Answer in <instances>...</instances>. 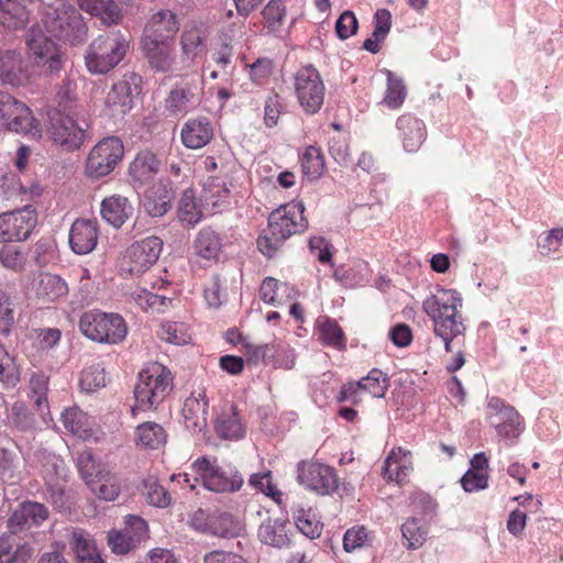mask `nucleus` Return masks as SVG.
<instances>
[{"label": "nucleus", "instance_id": "f257e3e1", "mask_svg": "<svg viewBox=\"0 0 563 563\" xmlns=\"http://www.w3.org/2000/svg\"><path fill=\"white\" fill-rule=\"evenodd\" d=\"M303 210L301 202H292L269 214L268 227L257 240V247L265 256L272 257L289 236L306 230Z\"/></svg>", "mask_w": 563, "mask_h": 563}, {"label": "nucleus", "instance_id": "f03ea898", "mask_svg": "<svg viewBox=\"0 0 563 563\" xmlns=\"http://www.w3.org/2000/svg\"><path fill=\"white\" fill-rule=\"evenodd\" d=\"M462 296L454 289L438 287L422 303L423 311L433 322V332L439 338L457 336L463 331Z\"/></svg>", "mask_w": 563, "mask_h": 563}, {"label": "nucleus", "instance_id": "7ed1b4c3", "mask_svg": "<svg viewBox=\"0 0 563 563\" xmlns=\"http://www.w3.org/2000/svg\"><path fill=\"white\" fill-rule=\"evenodd\" d=\"M173 389L170 371L159 363L146 365L139 374L134 388L135 405L131 408L135 416L137 411H150L157 408Z\"/></svg>", "mask_w": 563, "mask_h": 563}, {"label": "nucleus", "instance_id": "20e7f679", "mask_svg": "<svg viewBox=\"0 0 563 563\" xmlns=\"http://www.w3.org/2000/svg\"><path fill=\"white\" fill-rule=\"evenodd\" d=\"M43 22L46 30L60 40L73 44L86 40L87 25L81 14L64 0H55L45 5Z\"/></svg>", "mask_w": 563, "mask_h": 563}, {"label": "nucleus", "instance_id": "39448f33", "mask_svg": "<svg viewBox=\"0 0 563 563\" xmlns=\"http://www.w3.org/2000/svg\"><path fill=\"white\" fill-rule=\"evenodd\" d=\"M129 41L120 33L99 36L89 46L85 56L91 74H106L114 68L124 57Z\"/></svg>", "mask_w": 563, "mask_h": 563}, {"label": "nucleus", "instance_id": "423d86ee", "mask_svg": "<svg viewBox=\"0 0 563 563\" xmlns=\"http://www.w3.org/2000/svg\"><path fill=\"white\" fill-rule=\"evenodd\" d=\"M79 329L87 339L98 343L118 344L128 334L125 321L120 314L99 310L85 312L80 317Z\"/></svg>", "mask_w": 563, "mask_h": 563}, {"label": "nucleus", "instance_id": "0eeeda50", "mask_svg": "<svg viewBox=\"0 0 563 563\" xmlns=\"http://www.w3.org/2000/svg\"><path fill=\"white\" fill-rule=\"evenodd\" d=\"M77 112L65 106L47 111L46 128L53 142L66 151L78 150L85 139V129L75 119Z\"/></svg>", "mask_w": 563, "mask_h": 563}, {"label": "nucleus", "instance_id": "6e6552de", "mask_svg": "<svg viewBox=\"0 0 563 563\" xmlns=\"http://www.w3.org/2000/svg\"><path fill=\"white\" fill-rule=\"evenodd\" d=\"M124 156V146L118 136L100 140L88 153L85 174L91 179H99L111 174Z\"/></svg>", "mask_w": 563, "mask_h": 563}, {"label": "nucleus", "instance_id": "1a4fd4ad", "mask_svg": "<svg viewBox=\"0 0 563 563\" xmlns=\"http://www.w3.org/2000/svg\"><path fill=\"white\" fill-rule=\"evenodd\" d=\"M163 241L155 235L147 236L130 245L120 258L122 276H139L148 271L158 260Z\"/></svg>", "mask_w": 563, "mask_h": 563}, {"label": "nucleus", "instance_id": "9d476101", "mask_svg": "<svg viewBox=\"0 0 563 563\" xmlns=\"http://www.w3.org/2000/svg\"><path fill=\"white\" fill-rule=\"evenodd\" d=\"M0 124L34 140L42 137V128L31 110L23 102L2 91H0Z\"/></svg>", "mask_w": 563, "mask_h": 563}, {"label": "nucleus", "instance_id": "9b49d317", "mask_svg": "<svg viewBox=\"0 0 563 563\" xmlns=\"http://www.w3.org/2000/svg\"><path fill=\"white\" fill-rule=\"evenodd\" d=\"M194 472L200 475L203 486L216 493H234L241 489L243 476L232 466H219L203 456L191 465Z\"/></svg>", "mask_w": 563, "mask_h": 563}, {"label": "nucleus", "instance_id": "f8f14e48", "mask_svg": "<svg viewBox=\"0 0 563 563\" xmlns=\"http://www.w3.org/2000/svg\"><path fill=\"white\" fill-rule=\"evenodd\" d=\"M297 101L306 114H316L324 102L325 87L319 71L312 66L300 68L294 77Z\"/></svg>", "mask_w": 563, "mask_h": 563}, {"label": "nucleus", "instance_id": "ddd939ff", "mask_svg": "<svg viewBox=\"0 0 563 563\" xmlns=\"http://www.w3.org/2000/svg\"><path fill=\"white\" fill-rule=\"evenodd\" d=\"M26 47L30 58L48 74L58 73L64 65L60 47L40 29L32 27L26 34Z\"/></svg>", "mask_w": 563, "mask_h": 563}, {"label": "nucleus", "instance_id": "4468645a", "mask_svg": "<svg viewBox=\"0 0 563 563\" xmlns=\"http://www.w3.org/2000/svg\"><path fill=\"white\" fill-rule=\"evenodd\" d=\"M141 47L148 67L155 73L174 76L188 70L173 41H142Z\"/></svg>", "mask_w": 563, "mask_h": 563}, {"label": "nucleus", "instance_id": "2eb2a0df", "mask_svg": "<svg viewBox=\"0 0 563 563\" xmlns=\"http://www.w3.org/2000/svg\"><path fill=\"white\" fill-rule=\"evenodd\" d=\"M487 419L496 432L509 440L520 437L525 430V422L520 413L501 399L493 397L487 404Z\"/></svg>", "mask_w": 563, "mask_h": 563}, {"label": "nucleus", "instance_id": "dca6fc26", "mask_svg": "<svg viewBox=\"0 0 563 563\" xmlns=\"http://www.w3.org/2000/svg\"><path fill=\"white\" fill-rule=\"evenodd\" d=\"M37 223V213L31 206L0 214V243L26 240Z\"/></svg>", "mask_w": 563, "mask_h": 563}, {"label": "nucleus", "instance_id": "f3484780", "mask_svg": "<svg viewBox=\"0 0 563 563\" xmlns=\"http://www.w3.org/2000/svg\"><path fill=\"white\" fill-rule=\"evenodd\" d=\"M139 80L135 74H131L113 84L104 101L106 115L118 120L132 109L133 99L140 93Z\"/></svg>", "mask_w": 563, "mask_h": 563}, {"label": "nucleus", "instance_id": "a211bd4d", "mask_svg": "<svg viewBox=\"0 0 563 563\" xmlns=\"http://www.w3.org/2000/svg\"><path fill=\"white\" fill-rule=\"evenodd\" d=\"M298 482L319 495H328L338 488V476L334 468L317 463L301 462L298 465Z\"/></svg>", "mask_w": 563, "mask_h": 563}, {"label": "nucleus", "instance_id": "6ab92c4d", "mask_svg": "<svg viewBox=\"0 0 563 563\" xmlns=\"http://www.w3.org/2000/svg\"><path fill=\"white\" fill-rule=\"evenodd\" d=\"M208 31L203 23L187 22L179 37L181 62L188 70L207 48Z\"/></svg>", "mask_w": 563, "mask_h": 563}, {"label": "nucleus", "instance_id": "aec40b11", "mask_svg": "<svg viewBox=\"0 0 563 563\" xmlns=\"http://www.w3.org/2000/svg\"><path fill=\"white\" fill-rule=\"evenodd\" d=\"M201 93L202 88L199 84L176 85L165 99V108L173 115H185L200 104Z\"/></svg>", "mask_w": 563, "mask_h": 563}, {"label": "nucleus", "instance_id": "412c9836", "mask_svg": "<svg viewBox=\"0 0 563 563\" xmlns=\"http://www.w3.org/2000/svg\"><path fill=\"white\" fill-rule=\"evenodd\" d=\"M29 65L22 53L7 49L0 53V81L3 85L21 87L29 82Z\"/></svg>", "mask_w": 563, "mask_h": 563}, {"label": "nucleus", "instance_id": "4be33fe9", "mask_svg": "<svg viewBox=\"0 0 563 563\" xmlns=\"http://www.w3.org/2000/svg\"><path fill=\"white\" fill-rule=\"evenodd\" d=\"M180 23L175 12L162 9L153 13L145 24L142 41H173L179 31Z\"/></svg>", "mask_w": 563, "mask_h": 563}, {"label": "nucleus", "instance_id": "5701e85b", "mask_svg": "<svg viewBox=\"0 0 563 563\" xmlns=\"http://www.w3.org/2000/svg\"><path fill=\"white\" fill-rule=\"evenodd\" d=\"M48 518V509L36 501H24L13 510L8 527L13 533L41 526Z\"/></svg>", "mask_w": 563, "mask_h": 563}, {"label": "nucleus", "instance_id": "b1692460", "mask_svg": "<svg viewBox=\"0 0 563 563\" xmlns=\"http://www.w3.org/2000/svg\"><path fill=\"white\" fill-rule=\"evenodd\" d=\"M98 243V224L91 220H76L69 230V245L74 253L85 255Z\"/></svg>", "mask_w": 563, "mask_h": 563}, {"label": "nucleus", "instance_id": "393cba45", "mask_svg": "<svg viewBox=\"0 0 563 563\" xmlns=\"http://www.w3.org/2000/svg\"><path fill=\"white\" fill-rule=\"evenodd\" d=\"M208 406L203 391L191 394L185 399L181 411L187 429L201 432L207 427Z\"/></svg>", "mask_w": 563, "mask_h": 563}, {"label": "nucleus", "instance_id": "a878e982", "mask_svg": "<svg viewBox=\"0 0 563 563\" xmlns=\"http://www.w3.org/2000/svg\"><path fill=\"white\" fill-rule=\"evenodd\" d=\"M181 143L191 150L206 146L213 137V128L206 118L188 120L180 131Z\"/></svg>", "mask_w": 563, "mask_h": 563}, {"label": "nucleus", "instance_id": "bb28decb", "mask_svg": "<svg viewBox=\"0 0 563 563\" xmlns=\"http://www.w3.org/2000/svg\"><path fill=\"white\" fill-rule=\"evenodd\" d=\"M100 213L109 224L120 228L133 214V206L126 197L114 194L102 200Z\"/></svg>", "mask_w": 563, "mask_h": 563}, {"label": "nucleus", "instance_id": "cd10ccee", "mask_svg": "<svg viewBox=\"0 0 563 563\" xmlns=\"http://www.w3.org/2000/svg\"><path fill=\"white\" fill-rule=\"evenodd\" d=\"M40 194L41 188L37 184L27 187L15 174L9 173L0 176V198L4 200L24 202Z\"/></svg>", "mask_w": 563, "mask_h": 563}, {"label": "nucleus", "instance_id": "c85d7f7f", "mask_svg": "<svg viewBox=\"0 0 563 563\" xmlns=\"http://www.w3.org/2000/svg\"><path fill=\"white\" fill-rule=\"evenodd\" d=\"M174 190L170 183L155 184L144 198V209L151 217H163L172 208Z\"/></svg>", "mask_w": 563, "mask_h": 563}, {"label": "nucleus", "instance_id": "c756f323", "mask_svg": "<svg viewBox=\"0 0 563 563\" xmlns=\"http://www.w3.org/2000/svg\"><path fill=\"white\" fill-rule=\"evenodd\" d=\"M412 470L411 453L401 448L393 449L384 462L383 476L387 481L402 483Z\"/></svg>", "mask_w": 563, "mask_h": 563}, {"label": "nucleus", "instance_id": "7c9ffc66", "mask_svg": "<svg viewBox=\"0 0 563 563\" xmlns=\"http://www.w3.org/2000/svg\"><path fill=\"white\" fill-rule=\"evenodd\" d=\"M33 289L38 299L51 303L67 295L68 285L57 275L41 273L33 282Z\"/></svg>", "mask_w": 563, "mask_h": 563}, {"label": "nucleus", "instance_id": "2f4dec72", "mask_svg": "<svg viewBox=\"0 0 563 563\" xmlns=\"http://www.w3.org/2000/svg\"><path fill=\"white\" fill-rule=\"evenodd\" d=\"M397 129L400 132L402 145L407 152H416L427 135L423 122L410 114L398 118Z\"/></svg>", "mask_w": 563, "mask_h": 563}, {"label": "nucleus", "instance_id": "473e14b6", "mask_svg": "<svg viewBox=\"0 0 563 563\" xmlns=\"http://www.w3.org/2000/svg\"><path fill=\"white\" fill-rule=\"evenodd\" d=\"M199 529L206 533L231 539L242 533L243 526L232 515L223 512L210 517L205 526L199 527Z\"/></svg>", "mask_w": 563, "mask_h": 563}, {"label": "nucleus", "instance_id": "72a5a7b5", "mask_svg": "<svg viewBox=\"0 0 563 563\" xmlns=\"http://www.w3.org/2000/svg\"><path fill=\"white\" fill-rule=\"evenodd\" d=\"M62 420L65 429L80 439L88 440L93 435V420L78 407L65 409Z\"/></svg>", "mask_w": 563, "mask_h": 563}, {"label": "nucleus", "instance_id": "f704fd0d", "mask_svg": "<svg viewBox=\"0 0 563 563\" xmlns=\"http://www.w3.org/2000/svg\"><path fill=\"white\" fill-rule=\"evenodd\" d=\"M134 441L139 448L157 450L167 442V433L161 424L147 421L136 427Z\"/></svg>", "mask_w": 563, "mask_h": 563}, {"label": "nucleus", "instance_id": "c9c22d12", "mask_svg": "<svg viewBox=\"0 0 563 563\" xmlns=\"http://www.w3.org/2000/svg\"><path fill=\"white\" fill-rule=\"evenodd\" d=\"M29 22V11L19 0H0V24L10 30L23 29Z\"/></svg>", "mask_w": 563, "mask_h": 563}, {"label": "nucleus", "instance_id": "e433bc0d", "mask_svg": "<svg viewBox=\"0 0 563 563\" xmlns=\"http://www.w3.org/2000/svg\"><path fill=\"white\" fill-rule=\"evenodd\" d=\"M230 188L219 178H209L202 188L200 200L203 208L216 210L229 201Z\"/></svg>", "mask_w": 563, "mask_h": 563}, {"label": "nucleus", "instance_id": "4c0bfd02", "mask_svg": "<svg viewBox=\"0 0 563 563\" xmlns=\"http://www.w3.org/2000/svg\"><path fill=\"white\" fill-rule=\"evenodd\" d=\"M159 161L151 152H142L130 164L129 174L139 183H146L158 172Z\"/></svg>", "mask_w": 563, "mask_h": 563}, {"label": "nucleus", "instance_id": "58836bf2", "mask_svg": "<svg viewBox=\"0 0 563 563\" xmlns=\"http://www.w3.org/2000/svg\"><path fill=\"white\" fill-rule=\"evenodd\" d=\"M194 246L199 257L216 261L220 254L222 243L217 232L210 228H203L197 234Z\"/></svg>", "mask_w": 563, "mask_h": 563}, {"label": "nucleus", "instance_id": "ea45409f", "mask_svg": "<svg viewBox=\"0 0 563 563\" xmlns=\"http://www.w3.org/2000/svg\"><path fill=\"white\" fill-rule=\"evenodd\" d=\"M71 548L80 563H103L93 540L82 530L73 531Z\"/></svg>", "mask_w": 563, "mask_h": 563}, {"label": "nucleus", "instance_id": "a19ab883", "mask_svg": "<svg viewBox=\"0 0 563 563\" xmlns=\"http://www.w3.org/2000/svg\"><path fill=\"white\" fill-rule=\"evenodd\" d=\"M260 540L268 545L275 548H283L289 543V538L286 532V525L282 520L267 519L258 529Z\"/></svg>", "mask_w": 563, "mask_h": 563}, {"label": "nucleus", "instance_id": "79ce46f5", "mask_svg": "<svg viewBox=\"0 0 563 563\" xmlns=\"http://www.w3.org/2000/svg\"><path fill=\"white\" fill-rule=\"evenodd\" d=\"M77 467L81 478L90 486L109 467L97 460L91 451H82L77 457Z\"/></svg>", "mask_w": 563, "mask_h": 563}, {"label": "nucleus", "instance_id": "37998d69", "mask_svg": "<svg viewBox=\"0 0 563 563\" xmlns=\"http://www.w3.org/2000/svg\"><path fill=\"white\" fill-rule=\"evenodd\" d=\"M88 487L98 498L111 501L119 496L122 485L119 477L108 470Z\"/></svg>", "mask_w": 563, "mask_h": 563}, {"label": "nucleus", "instance_id": "c03bdc74", "mask_svg": "<svg viewBox=\"0 0 563 563\" xmlns=\"http://www.w3.org/2000/svg\"><path fill=\"white\" fill-rule=\"evenodd\" d=\"M292 518L297 529L306 537L316 539L321 536L323 526L311 508L297 507L292 511Z\"/></svg>", "mask_w": 563, "mask_h": 563}, {"label": "nucleus", "instance_id": "a18cd8bd", "mask_svg": "<svg viewBox=\"0 0 563 563\" xmlns=\"http://www.w3.org/2000/svg\"><path fill=\"white\" fill-rule=\"evenodd\" d=\"M216 431L220 438L227 440H239L244 435V428L234 409L218 417Z\"/></svg>", "mask_w": 563, "mask_h": 563}, {"label": "nucleus", "instance_id": "49530a36", "mask_svg": "<svg viewBox=\"0 0 563 563\" xmlns=\"http://www.w3.org/2000/svg\"><path fill=\"white\" fill-rule=\"evenodd\" d=\"M81 10L100 16L103 23H115L120 19L118 8L108 0H77Z\"/></svg>", "mask_w": 563, "mask_h": 563}, {"label": "nucleus", "instance_id": "de8ad7c7", "mask_svg": "<svg viewBox=\"0 0 563 563\" xmlns=\"http://www.w3.org/2000/svg\"><path fill=\"white\" fill-rule=\"evenodd\" d=\"M202 205L196 201L195 192L187 189L183 192L178 207V219L187 225L197 224L202 218Z\"/></svg>", "mask_w": 563, "mask_h": 563}, {"label": "nucleus", "instance_id": "09e8293b", "mask_svg": "<svg viewBox=\"0 0 563 563\" xmlns=\"http://www.w3.org/2000/svg\"><path fill=\"white\" fill-rule=\"evenodd\" d=\"M21 375L15 357L0 344V383L5 388H14L20 382Z\"/></svg>", "mask_w": 563, "mask_h": 563}, {"label": "nucleus", "instance_id": "8fccbe9b", "mask_svg": "<svg viewBox=\"0 0 563 563\" xmlns=\"http://www.w3.org/2000/svg\"><path fill=\"white\" fill-rule=\"evenodd\" d=\"M34 554V549L26 544L13 547L8 539H0V563H26Z\"/></svg>", "mask_w": 563, "mask_h": 563}, {"label": "nucleus", "instance_id": "3c124183", "mask_svg": "<svg viewBox=\"0 0 563 563\" xmlns=\"http://www.w3.org/2000/svg\"><path fill=\"white\" fill-rule=\"evenodd\" d=\"M363 393L371 397L382 398L388 388V378L380 369L373 368L367 376L357 380Z\"/></svg>", "mask_w": 563, "mask_h": 563}, {"label": "nucleus", "instance_id": "603ef678", "mask_svg": "<svg viewBox=\"0 0 563 563\" xmlns=\"http://www.w3.org/2000/svg\"><path fill=\"white\" fill-rule=\"evenodd\" d=\"M385 74L387 76V89L383 103L390 109H397L405 101L407 95L406 86L390 70H385Z\"/></svg>", "mask_w": 563, "mask_h": 563}, {"label": "nucleus", "instance_id": "864d4df0", "mask_svg": "<svg viewBox=\"0 0 563 563\" xmlns=\"http://www.w3.org/2000/svg\"><path fill=\"white\" fill-rule=\"evenodd\" d=\"M158 335L162 340L175 345H184L191 340L188 327L183 322H163Z\"/></svg>", "mask_w": 563, "mask_h": 563}, {"label": "nucleus", "instance_id": "5fc2aeb1", "mask_svg": "<svg viewBox=\"0 0 563 563\" xmlns=\"http://www.w3.org/2000/svg\"><path fill=\"white\" fill-rule=\"evenodd\" d=\"M319 324V339L327 345L341 349L344 346V335L339 324L329 319L322 318L318 321Z\"/></svg>", "mask_w": 563, "mask_h": 563}, {"label": "nucleus", "instance_id": "6e6d98bb", "mask_svg": "<svg viewBox=\"0 0 563 563\" xmlns=\"http://www.w3.org/2000/svg\"><path fill=\"white\" fill-rule=\"evenodd\" d=\"M302 172L310 179H318L324 170L323 156L319 148L309 146L302 156Z\"/></svg>", "mask_w": 563, "mask_h": 563}, {"label": "nucleus", "instance_id": "4d7b16f0", "mask_svg": "<svg viewBox=\"0 0 563 563\" xmlns=\"http://www.w3.org/2000/svg\"><path fill=\"white\" fill-rule=\"evenodd\" d=\"M107 384V375L104 368L99 365H91L85 368L80 376V388L86 393H93Z\"/></svg>", "mask_w": 563, "mask_h": 563}, {"label": "nucleus", "instance_id": "13d9d810", "mask_svg": "<svg viewBox=\"0 0 563 563\" xmlns=\"http://www.w3.org/2000/svg\"><path fill=\"white\" fill-rule=\"evenodd\" d=\"M539 252L544 256L562 254L563 253V228H555L538 240Z\"/></svg>", "mask_w": 563, "mask_h": 563}, {"label": "nucleus", "instance_id": "bf43d9fd", "mask_svg": "<svg viewBox=\"0 0 563 563\" xmlns=\"http://www.w3.org/2000/svg\"><path fill=\"white\" fill-rule=\"evenodd\" d=\"M143 486L148 504L161 508L169 506L172 497L155 477L145 478Z\"/></svg>", "mask_w": 563, "mask_h": 563}, {"label": "nucleus", "instance_id": "052dcab7", "mask_svg": "<svg viewBox=\"0 0 563 563\" xmlns=\"http://www.w3.org/2000/svg\"><path fill=\"white\" fill-rule=\"evenodd\" d=\"M131 300L134 301L143 310L163 311L166 307L167 298L165 296H158L151 291L140 288L135 289L130 294Z\"/></svg>", "mask_w": 563, "mask_h": 563}, {"label": "nucleus", "instance_id": "680f3d73", "mask_svg": "<svg viewBox=\"0 0 563 563\" xmlns=\"http://www.w3.org/2000/svg\"><path fill=\"white\" fill-rule=\"evenodd\" d=\"M108 543L117 554H126L136 547L135 537L132 536L130 529L110 531L108 533Z\"/></svg>", "mask_w": 563, "mask_h": 563}, {"label": "nucleus", "instance_id": "e2e57ef3", "mask_svg": "<svg viewBox=\"0 0 563 563\" xmlns=\"http://www.w3.org/2000/svg\"><path fill=\"white\" fill-rule=\"evenodd\" d=\"M404 539L407 540L409 549H417L421 547L426 540L427 531L419 525L416 518L408 519L401 527Z\"/></svg>", "mask_w": 563, "mask_h": 563}, {"label": "nucleus", "instance_id": "0e129e2a", "mask_svg": "<svg viewBox=\"0 0 563 563\" xmlns=\"http://www.w3.org/2000/svg\"><path fill=\"white\" fill-rule=\"evenodd\" d=\"M285 12V5L280 0H271L262 12L266 26L271 31H277L283 23Z\"/></svg>", "mask_w": 563, "mask_h": 563}, {"label": "nucleus", "instance_id": "69168bd1", "mask_svg": "<svg viewBox=\"0 0 563 563\" xmlns=\"http://www.w3.org/2000/svg\"><path fill=\"white\" fill-rule=\"evenodd\" d=\"M9 420L16 429L21 431L30 430L34 426L33 416L30 413L25 404L21 401L14 402L11 407Z\"/></svg>", "mask_w": 563, "mask_h": 563}, {"label": "nucleus", "instance_id": "338daca9", "mask_svg": "<svg viewBox=\"0 0 563 563\" xmlns=\"http://www.w3.org/2000/svg\"><path fill=\"white\" fill-rule=\"evenodd\" d=\"M0 262L9 269L21 271L25 265L26 256L16 246H3L0 250Z\"/></svg>", "mask_w": 563, "mask_h": 563}, {"label": "nucleus", "instance_id": "774afa93", "mask_svg": "<svg viewBox=\"0 0 563 563\" xmlns=\"http://www.w3.org/2000/svg\"><path fill=\"white\" fill-rule=\"evenodd\" d=\"M357 19L352 11H344L335 23V32L339 38L346 40L357 31Z\"/></svg>", "mask_w": 563, "mask_h": 563}]
</instances>
